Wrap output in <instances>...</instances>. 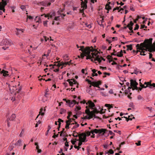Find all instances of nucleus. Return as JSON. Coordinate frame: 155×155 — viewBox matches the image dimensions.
Instances as JSON below:
<instances>
[{
  "label": "nucleus",
  "instance_id": "10",
  "mask_svg": "<svg viewBox=\"0 0 155 155\" xmlns=\"http://www.w3.org/2000/svg\"><path fill=\"white\" fill-rule=\"evenodd\" d=\"M88 105L90 109H93L95 107V105L94 103L93 102L91 101H88L86 103V105Z\"/></svg>",
  "mask_w": 155,
  "mask_h": 155
},
{
  "label": "nucleus",
  "instance_id": "36",
  "mask_svg": "<svg viewBox=\"0 0 155 155\" xmlns=\"http://www.w3.org/2000/svg\"><path fill=\"white\" fill-rule=\"evenodd\" d=\"M72 113L71 112H68V116L67 117V118L68 119H70V117L72 115Z\"/></svg>",
  "mask_w": 155,
  "mask_h": 155
},
{
  "label": "nucleus",
  "instance_id": "34",
  "mask_svg": "<svg viewBox=\"0 0 155 155\" xmlns=\"http://www.w3.org/2000/svg\"><path fill=\"white\" fill-rule=\"evenodd\" d=\"M81 109V107L78 106H76V108L75 109V110L76 111H78V110H80Z\"/></svg>",
  "mask_w": 155,
  "mask_h": 155
},
{
  "label": "nucleus",
  "instance_id": "37",
  "mask_svg": "<svg viewBox=\"0 0 155 155\" xmlns=\"http://www.w3.org/2000/svg\"><path fill=\"white\" fill-rule=\"evenodd\" d=\"M129 107L134 108L135 106L133 102H131L129 104Z\"/></svg>",
  "mask_w": 155,
  "mask_h": 155
},
{
  "label": "nucleus",
  "instance_id": "41",
  "mask_svg": "<svg viewBox=\"0 0 155 155\" xmlns=\"http://www.w3.org/2000/svg\"><path fill=\"white\" fill-rule=\"evenodd\" d=\"M92 57V58H94V57L97 56V54H96L95 53H91Z\"/></svg>",
  "mask_w": 155,
  "mask_h": 155
},
{
  "label": "nucleus",
  "instance_id": "23",
  "mask_svg": "<svg viewBox=\"0 0 155 155\" xmlns=\"http://www.w3.org/2000/svg\"><path fill=\"white\" fill-rule=\"evenodd\" d=\"M105 9L108 11H109L110 9H111V7L109 5V4H107L106 5Z\"/></svg>",
  "mask_w": 155,
  "mask_h": 155
},
{
  "label": "nucleus",
  "instance_id": "1",
  "mask_svg": "<svg viewBox=\"0 0 155 155\" xmlns=\"http://www.w3.org/2000/svg\"><path fill=\"white\" fill-rule=\"evenodd\" d=\"M152 40L153 39L152 38H150L148 39H145L143 43H141L140 45L139 44L136 45V47L137 49L140 50H143L145 49V48H144L147 47L148 48L149 45H152Z\"/></svg>",
  "mask_w": 155,
  "mask_h": 155
},
{
  "label": "nucleus",
  "instance_id": "25",
  "mask_svg": "<svg viewBox=\"0 0 155 155\" xmlns=\"http://www.w3.org/2000/svg\"><path fill=\"white\" fill-rule=\"evenodd\" d=\"M93 109L94 110L92 111L94 114H98L99 113L100 111L99 110H97L96 109H95V108H94Z\"/></svg>",
  "mask_w": 155,
  "mask_h": 155
},
{
  "label": "nucleus",
  "instance_id": "55",
  "mask_svg": "<svg viewBox=\"0 0 155 155\" xmlns=\"http://www.w3.org/2000/svg\"><path fill=\"white\" fill-rule=\"evenodd\" d=\"M117 5H120L121 6H122L124 5V3L122 2H120V3H119L118 2H117Z\"/></svg>",
  "mask_w": 155,
  "mask_h": 155
},
{
  "label": "nucleus",
  "instance_id": "7",
  "mask_svg": "<svg viewBox=\"0 0 155 155\" xmlns=\"http://www.w3.org/2000/svg\"><path fill=\"white\" fill-rule=\"evenodd\" d=\"M67 103L69 105L70 107L72 105H73L72 106V107H73V106L76 104H77V105H78L79 104V102H77V101L74 100H73L72 101L68 100V101H67Z\"/></svg>",
  "mask_w": 155,
  "mask_h": 155
},
{
  "label": "nucleus",
  "instance_id": "43",
  "mask_svg": "<svg viewBox=\"0 0 155 155\" xmlns=\"http://www.w3.org/2000/svg\"><path fill=\"white\" fill-rule=\"evenodd\" d=\"M21 8L22 9L23 11H25L26 9V7L22 5L21 6Z\"/></svg>",
  "mask_w": 155,
  "mask_h": 155
},
{
  "label": "nucleus",
  "instance_id": "52",
  "mask_svg": "<svg viewBox=\"0 0 155 155\" xmlns=\"http://www.w3.org/2000/svg\"><path fill=\"white\" fill-rule=\"evenodd\" d=\"M85 81L87 82L88 83L90 84H91L92 82L90 80L87 79H85Z\"/></svg>",
  "mask_w": 155,
  "mask_h": 155
},
{
  "label": "nucleus",
  "instance_id": "49",
  "mask_svg": "<svg viewBox=\"0 0 155 155\" xmlns=\"http://www.w3.org/2000/svg\"><path fill=\"white\" fill-rule=\"evenodd\" d=\"M64 122V121L62 120L61 119H60V118H59L58 119V123H61V122Z\"/></svg>",
  "mask_w": 155,
  "mask_h": 155
},
{
  "label": "nucleus",
  "instance_id": "26",
  "mask_svg": "<svg viewBox=\"0 0 155 155\" xmlns=\"http://www.w3.org/2000/svg\"><path fill=\"white\" fill-rule=\"evenodd\" d=\"M86 108L87 109L85 110V113L86 114H87V115H88V114H89V113L90 112V108H88V106H87L86 107Z\"/></svg>",
  "mask_w": 155,
  "mask_h": 155
},
{
  "label": "nucleus",
  "instance_id": "22",
  "mask_svg": "<svg viewBox=\"0 0 155 155\" xmlns=\"http://www.w3.org/2000/svg\"><path fill=\"white\" fill-rule=\"evenodd\" d=\"M139 72L140 73H141V72L140 71H139V70H137V69H134V72L133 73H131V74H137Z\"/></svg>",
  "mask_w": 155,
  "mask_h": 155
},
{
  "label": "nucleus",
  "instance_id": "59",
  "mask_svg": "<svg viewBox=\"0 0 155 155\" xmlns=\"http://www.w3.org/2000/svg\"><path fill=\"white\" fill-rule=\"evenodd\" d=\"M137 99L139 100H140L143 99V97L140 95H138L137 97Z\"/></svg>",
  "mask_w": 155,
  "mask_h": 155
},
{
  "label": "nucleus",
  "instance_id": "11",
  "mask_svg": "<svg viewBox=\"0 0 155 155\" xmlns=\"http://www.w3.org/2000/svg\"><path fill=\"white\" fill-rule=\"evenodd\" d=\"M90 48L89 47H86L85 48V49L84 51L83 52L84 53L85 55H90L91 51Z\"/></svg>",
  "mask_w": 155,
  "mask_h": 155
},
{
  "label": "nucleus",
  "instance_id": "39",
  "mask_svg": "<svg viewBox=\"0 0 155 155\" xmlns=\"http://www.w3.org/2000/svg\"><path fill=\"white\" fill-rule=\"evenodd\" d=\"M137 85H136V84H135V85L132 86L134 87V88L133 89V90L136 89L138 90V87L137 86Z\"/></svg>",
  "mask_w": 155,
  "mask_h": 155
},
{
  "label": "nucleus",
  "instance_id": "28",
  "mask_svg": "<svg viewBox=\"0 0 155 155\" xmlns=\"http://www.w3.org/2000/svg\"><path fill=\"white\" fill-rule=\"evenodd\" d=\"M7 0H2V2L0 3V5L2 4H4V5H7Z\"/></svg>",
  "mask_w": 155,
  "mask_h": 155
},
{
  "label": "nucleus",
  "instance_id": "38",
  "mask_svg": "<svg viewBox=\"0 0 155 155\" xmlns=\"http://www.w3.org/2000/svg\"><path fill=\"white\" fill-rule=\"evenodd\" d=\"M80 48H81L80 49H79V50L81 51L82 52H84V50L85 49H84V46H81L80 47Z\"/></svg>",
  "mask_w": 155,
  "mask_h": 155
},
{
  "label": "nucleus",
  "instance_id": "47",
  "mask_svg": "<svg viewBox=\"0 0 155 155\" xmlns=\"http://www.w3.org/2000/svg\"><path fill=\"white\" fill-rule=\"evenodd\" d=\"M71 80L73 81V84H77L78 83V82H77V81L76 80H74V79H71Z\"/></svg>",
  "mask_w": 155,
  "mask_h": 155
},
{
  "label": "nucleus",
  "instance_id": "4",
  "mask_svg": "<svg viewBox=\"0 0 155 155\" xmlns=\"http://www.w3.org/2000/svg\"><path fill=\"white\" fill-rule=\"evenodd\" d=\"M81 1H82L81 3V8H83L80 10V12L83 13H84V9L87 8V0H84V2L82 0H81Z\"/></svg>",
  "mask_w": 155,
  "mask_h": 155
},
{
  "label": "nucleus",
  "instance_id": "19",
  "mask_svg": "<svg viewBox=\"0 0 155 155\" xmlns=\"http://www.w3.org/2000/svg\"><path fill=\"white\" fill-rule=\"evenodd\" d=\"M21 140H19L18 141L15 143V145L16 146H21L22 145L21 143Z\"/></svg>",
  "mask_w": 155,
  "mask_h": 155
},
{
  "label": "nucleus",
  "instance_id": "18",
  "mask_svg": "<svg viewBox=\"0 0 155 155\" xmlns=\"http://www.w3.org/2000/svg\"><path fill=\"white\" fill-rule=\"evenodd\" d=\"M15 117L16 116L15 114H12L11 117L9 118H8V120H9L13 121L14 119H15Z\"/></svg>",
  "mask_w": 155,
  "mask_h": 155
},
{
  "label": "nucleus",
  "instance_id": "9",
  "mask_svg": "<svg viewBox=\"0 0 155 155\" xmlns=\"http://www.w3.org/2000/svg\"><path fill=\"white\" fill-rule=\"evenodd\" d=\"M101 81H94L91 82V85L94 87H97L98 88H100V87L99 86L101 84Z\"/></svg>",
  "mask_w": 155,
  "mask_h": 155
},
{
  "label": "nucleus",
  "instance_id": "33",
  "mask_svg": "<svg viewBox=\"0 0 155 155\" xmlns=\"http://www.w3.org/2000/svg\"><path fill=\"white\" fill-rule=\"evenodd\" d=\"M114 153V152L112 150L110 149L109 151L106 152V153H110V154H113Z\"/></svg>",
  "mask_w": 155,
  "mask_h": 155
},
{
  "label": "nucleus",
  "instance_id": "12",
  "mask_svg": "<svg viewBox=\"0 0 155 155\" xmlns=\"http://www.w3.org/2000/svg\"><path fill=\"white\" fill-rule=\"evenodd\" d=\"M40 4L41 5L47 7L50 5L51 3L50 2H48L47 1H43L42 2H38V4Z\"/></svg>",
  "mask_w": 155,
  "mask_h": 155
},
{
  "label": "nucleus",
  "instance_id": "8",
  "mask_svg": "<svg viewBox=\"0 0 155 155\" xmlns=\"http://www.w3.org/2000/svg\"><path fill=\"white\" fill-rule=\"evenodd\" d=\"M14 97L13 101H19L21 98V95L20 94L18 93H15L14 94Z\"/></svg>",
  "mask_w": 155,
  "mask_h": 155
},
{
  "label": "nucleus",
  "instance_id": "40",
  "mask_svg": "<svg viewBox=\"0 0 155 155\" xmlns=\"http://www.w3.org/2000/svg\"><path fill=\"white\" fill-rule=\"evenodd\" d=\"M125 142H122V143H121L119 145V148H117V149L119 150H120L121 147V145H124V144H125Z\"/></svg>",
  "mask_w": 155,
  "mask_h": 155
},
{
  "label": "nucleus",
  "instance_id": "42",
  "mask_svg": "<svg viewBox=\"0 0 155 155\" xmlns=\"http://www.w3.org/2000/svg\"><path fill=\"white\" fill-rule=\"evenodd\" d=\"M91 119V118L89 116H86L85 117H82V119H84V120L85 119H87L89 120Z\"/></svg>",
  "mask_w": 155,
  "mask_h": 155
},
{
  "label": "nucleus",
  "instance_id": "5",
  "mask_svg": "<svg viewBox=\"0 0 155 155\" xmlns=\"http://www.w3.org/2000/svg\"><path fill=\"white\" fill-rule=\"evenodd\" d=\"M92 130L94 133L95 134H101H101V135L102 136H103L104 135V134L106 133V132L107 131V129L103 128L99 129H95Z\"/></svg>",
  "mask_w": 155,
  "mask_h": 155
},
{
  "label": "nucleus",
  "instance_id": "3",
  "mask_svg": "<svg viewBox=\"0 0 155 155\" xmlns=\"http://www.w3.org/2000/svg\"><path fill=\"white\" fill-rule=\"evenodd\" d=\"M86 134L85 133H82L81 134H79V140H76V139H75L76 140H80L81 141H82L83 142H86L87 141V140H86Z\"/></svg>",
  "mask_w": 155,
  "mask_h": 155
},
{
  "label": "nucleus",
  "instance_id": "57",
  "mask_svg": "<svg viewBox=\"0 0 155 155\" xmlns=\"http://www.w3.org/2000/svg\"><path fill=\"white\" fill-rule=\"evenodd\" d=\"M24 130H22L20 134H19V136L20 137H21L22 136V135H23V133H24Z\"/></svg>",
  "mask_w": 155,
  "mask_h": 155
},
{
  "label": "nucleus",
  "instance_id": "17",
  "mask_svg": "<svg viewBox=\"0 0 155 155\" xmlns=\"http://www.w3.org/2000/svg\"><path fill=\"white\" fill-rule=\"evenodd\" d=\"M130 86L132 87L135 85V84H136V85L138 84V83L136 82V80L131 79L130 80Z\"/></svg>",
  "mask_w": 155,
  "mask_h": 155
},
{
  "label": "nucleus",
  "instance_id": "44",
  "mask_svg": "<svg viewBox=\"0 0 155 155\" xmlns=\"http://www.w3.org/2000/svg\"><path fill=\"white\" fill-rule=\"evenodd\" d=\"M130 91V90H128L127 89L125 90L124 91L125 94L126 95L128 94L129 92Z\"/></svg>",
  "mask_w": 155,
  "mask_h": 155
},
{
  "label": "nucleus",
  "instance_id": "32",
  "mask_svg": "<svg viewBox=\"0 0 155 155\" xmlns=\"http://www.w3.org/2000/svg\"><path fill=\"white\" fill-rule=\"evenodd\" d=\"M105 106L107 107H108V109H109L113 107V106H112V105H110V104H106L105 105Z\"/></svg>",
  "mask_w": 155,
  "mask_h": 155
},
{
  "label": "nucleus",
  "instance_id": "6",
  "mask_svg": "<svg viewBox=\"0 0 155 155\" xmlns=\"http://www.w3.org/2000/svg\"><path fill=\"white\" fill-rule=\"evenodd\" d=\"M55 15V12L53 10L51 11L48 14L46 15L45 14L41 15V16H44L45 17H48V19H49V18H52Z\"/></svg>",
  "mask_w": 155,
  "mask_h": 155
},
{
  "label": "nucleus",
  "instance_id": "62",
  "mask_svg": "<svg viewBox=\"0 0 155 155\" xmlns=\"http://www.w3.org/2000/svg\"><path fill=\"white\" fill-rule=\"evenodd\" d=\"M114 131L115 132L118 133L119 134H121V132L120 130H114Z\"/></svg>",
  "mask_w": 155,
  "mask_h": 155
},
{
  "label": "nucleus",
  "instance_id": "46",
  "mask_svg": "<svg viewBox=\"0 0 155 155\" xmlns=\"http://www.w3.org/2000/svg\"><path fill=\"white\" fill-rule=\"evenodd\" d=\"M134 24V23L132 22V21H130L129 24H128L127 25H129V26L132 27Z\"/></svg>",
  "mask_w": 155,
  "mask_h": 155
},
{
  "label": "nucleus",
  "instance_id": "58",
  "mask_svg": "<svg viewBox=\"0 0 155 155\" xmlns=\"http://www.w3.org/2000/svg\"><path fill=\"white\" fill-rule=\"evenodd\" d=\"M47 21H43V25H44V26H47Z\"/></svg>",
  "mask_w": 155,
  "mask_h": 155
},
{
  "label": "nucleus",
  "instance_id": "15",
  "mask_svg": "<svg viewBox=\"0 0 155 155\" xmlns=\"http://www.w3.org/2000/svg\"><path fill=\"white\" fill-rule=\"evenodd\" d=\"M17 31L16 33V34L17 35H18L20 34L23 33L24 31V29H19L17 28H16Z\"/></svg>",
  "mask_w": 155,
  "mask_h": 155
},
{
  "label": "nucleus",
  "instance_id": "53",
  "mask_svg": "<svg viewBox=\"0 0 155 155\" xmlns=\"http://www.w3.org/2000/svg\"><path fill=\"white\" fill-rule=\"evenodd\" d=\"M96 58L94 60V61H98L99 59V58H100L99 57V55H97V56H96Z\"/></svg>",
  "mask_w": 155,
  "mask_h": 155
},
{
  "label": "nucleus",
  "instance_id": "27",
  "mask_svg": "<svg viewBox=\"0 0 155 155\" xmlns=\"http://www.w3.org/2000/svg\"><path fill=\"white\" fill-rule=\"evenodd\" d=\"M127 47V50H129L130 51H131L132 50L133 48L132 47V45H127L126 46Z\"/></svg>",
  "mask_w": 155,
  "mask_h": 155
},
{
  "label": "nucleus",
  "instance_id": "21",
  "mask_svg": "<svg viewBox=\"0 0 155 155\" xmlns=\"http://www.w3.org/2000/svg\"><path fill=\"white\" fill-rule=\"evenodd\" d=\"M123 52L122 50H120V52H118L117 53L118 54L117 55V56L118 57H122L123 56Z\"/></svg>",
  "mask_w": 155,
  "mask_h": 155
},
{
  "label": "nucleus",
  "instance_id": "60",
  "mask_svg": "<svg viewBox=\"0 0 155 155\" xmlns=\"http://www.w3.org/2000/svg\"><path fill=\"white\" fill-rule=\"evenodd\" d=\"M70 125V124H66V125L65 127L66 128L69 129V126Z\"/></svg>",
  "mask_w": 155,
  "mask_h": 155
},
{
  "label": "nucleus",
  "instance_id": "13",
  "mask_svg": "<svg viewBox=\"0 0 155 155\" xmlns=\"http://www.w3.org/2000/svg\"><path fill=\"white\" fill-rule=\"evenodd\" d=\"M111 56H110V55H109L108 56V57H109L108 58V59L109 60V62L110 63L112 61V60H110V58H111V59L113 58L112 57V55L116 56V55H117V53H116V51H115V50H114V52L112 53H111Z\"/></svg>",
  "mask_w": 155,
  "mask_h": 155
},
{
  "label": "nucleus",
  "instance_id": "61",
  "mask_svg": "<svg viewBox=\"0 0 155 155\" xmlns=\"http://www.w3.org/2000/svg\"><path fill=\"white\" fill-rule=\"evenodd\" d=\"M97 71V70H96L95 69H93L92 70V71L93 73L94 74H97L96 73Z\"/></svg>",
  "mask_w": 155,
  "mask_h": 155
},
{
  "label": "nucleus",
  "instance_id": "2",
  "mask_svg": "<svg viewBox=\"0 0 155 155\" xmlns=\"http://www.w3.org/2000/svg\"><path fill=\"white\" fill-rule=\"evenodd\" d=\"M2 43L5 45V46L2 48V49L4 50H6L8 48H9L8 45H11L12 44V41L10 40L7 39L3 40L2 41Z\"/></svg>",
  "mask_w": 155,
  "mask_h": 155
},
{
  "label": "nucleus",
  "instance_id": "50",
  "mask_svg": "<svg viewBox=\"0 0 155 155\" xmlns=\"http://www.w3.org/2000/svg\"><path fill=\"white\" fill-rule=\"evenodd\" d=\"M60 17V16H58L57 17H55L54 18V20L56 21L60 20V19L59 18Z\"/></svg>",
  "mask_w": 155,
  "mask_h": 155
},
{
  "label": "nucleus",
  "instance_id": "64",
  "mask_svg": "<svg viewBox=\"0 0 155 155\" xmlns=\"http://www.w3.org/2000/svg\"><path fill=\"white\" fill-rule=\"evenodd\" d=\"M151 81H150L149 82H147V86H148V87H150V86L151 84Z\"/></svg>",
  "mask_w": 155,
  "mask_h": 155
},
{
  "label": "nucleus",
  "instance_id": "31",
  "mask_svg": "<svg viewBox=\"0 0 155 155\" xmlns=\"http://www.w3.org/2000/svg\"><path fill=\"white\" fill-rule=\"evenodd\" d=\"M75 124H76V125H74L73 126V128H72V129H75L76 128L78 127L79 126V124H77V123L75 121Z\"/></svg>",
  "mask_w": 155,
  "mask_h": 155
},
{
  "label": "nucleus",
  "instance_id": "20",
  "mask_svg": "<svg viewBox=\"0 0 155 155\" xmlns=\"http://www.w3.org/2000/svg\"><path fill=\"white\" fill-rule=\"evenodd\" d=\"M43 110V109L42 108H41L40 110V111L39 112V114L37 116V117L36 118V119L37 118H38V117L41 114L42 116H43L44 114H45V113H44V112H42V111Z\"/></svg>",
  "mask_w": 155,
  "mask_h": 155
},
{
  "label": "nucleus",
  "instance_id": "14",
  "mask_svg": "<svg viewBox=\"0 0 155 155\" xmlns=\"http://www.w3.org/2000/svg\"><path fill=\"white\" fill-rule=\"evenodd\" d=\"M147 49H148V51H149L150 52H153L155 51V50H154L153 47V45H149V46L147 48Z\"/></svg>",
  "mask_w": 155,
  "mask_h": 155
},
{
  "label": "nucleus",
  "instance_id": "30",
  "mask_svg": "<svg viewBox=\"0 0 155 155\" xmlns=\"http://www.w3.org/2000/svg\"><path fill=\"white\" fill-rule=\"evenodd\" d=\"M94 113L92 112V111H90L89 114H88V115L91 118H92L94 115Z\"/></svg>",
  "mask_w": 155,
  "mask_h": 155
},
{
  "label": "nucleus",
  "instance_id": "51",
  "mask_svg": "<svg viewBox=\"0 0 155 155\" xmlns=\"http://www.w3.org/2000/svg\"><path fill=\"white\" fill-rule=\"evenodd\" d=\"M139 28V26L137 24H136L135 25V27L134 28V30H136L138 29Z\"/></svg>",
  "mask_w": 155,
  "mask_h": 155
},
{
  "label": "nucleus",
  "instance_id": "63",
  "mask_svg": "<svg viewBox=\"0 0 155 155\" xmlns=\"http://www.w3.org/2000/svg\"><path fill=\"white\" fill-rule=\"evenodd\" d=\"M109 134L110 135H115V134L114 133H113L112 131L111 130H109Z\"/></svg>",
  "mask_w": 155,
  "mask_h": 155
},
{
  "label": "nucleus",
  "instance_id": "35",
  "mask_svg": "<svg viewBox=\"0 0 155 155\" xmlns=\"http://www.w3.org/2000/svg\"><path fill=\"white\" fill-rule=\"evenodd\" d=\"M101 94L102 95V96H103L104 97H106L108 96V94H106L105 92H101Z\"/></svg>",
  "mask_w": 155,
  "mask_h": 155
},
{
  "label": "nucleus",
  "instance_id": "24",
  "mask_svg": "<svg viewBox=\"0 0 155 155\" xmlns=\"http://www.w3.org/2000/svg\"><path fill=\"white\" fill-rule=\"evenodd\" d=\"M66 112V110L65 109H64V108H61L60 109V114H62L64 113H65Z\"/></svg>",
  "mask_w": 155,
  "mask_h": 155
},
{
  "label": "nucleus",
  "instance_id": "29",
  "mask_svg": "<svg viewBox=\"0 0 155 155\" xmlns=\"http://www.w3.org/2000/svg\"><path fill=\"white\" fill-rule=\"evenodd\" d=\"M41 41H43L44 40H45V42H46L47 41V40H48L49 39V38H47V37L46 36H44L43 37V38H41Z\"/></svg>",
  "mask_w": 155,
  "mask_h": 155
},
{
  "label": "nucleus",
  "instance_id": "54",
  "mask_svg": "<svg viewBox=\"0 0 155 155\" xmlns=\"http://www.w3.org/2000/svg\"><path fill=\"white\" fill-rule=\"evenodd\" d=\"M140 143H141V141L140 140H139L138 141L137 143H135V144L137 146H138L140 145H141Z\"/></svg>",
  "mask_w": 155,
  "mask_h": 155
},
{
  "label": "nucleus",
  "instance_id": "45",
  "mask_svg": "<svg viewBox=\"0 0 155 155\" xmlns=\"http://www.w3.org/2000/svg\"><path fill=\"white\" fill-rule=\"evenodd\" d=\"M154 87H155V83H153L150 86V88H152Z\"/></svg>",
  "mask_w": 155,
  "mask_h": 155
},
{
  "label": "nucleus",
  "instance_id": "16",
  "mask_svg": "<svg viewBox=\"0 0 155 155\" xmlns=\"http://www.w3.org/2000/svg\"><path fill=\"white\" fill-rule=\"evenodd\" d=\"M0 73L1 74H3V76L6 77L9 76V74L8 73V71H5L4 70H3Z\"/></svg>",
  "mask_w": 155,
  "mask_h": 155
},
{
  "label": "nucleus",
  "instance_id": "48",
  "mask_svg": "<svg viewBox=\"0 0 155 155\" xmlns=\"http://www.w3.org/2000/svg\"><path fill=\"white\" fill-rule=\"evenodd\" d=\"M51 52V50H48L47 51V53L46 54V57H47L49 56V54Z\"/></svg>",
  "mask_w": 155,
  "mask_h": 155
},
{
  "label": "nucleus",
  "instance_id": "56",
  "mask_svg": "<svg viewBox=\"0 0 155 155\" xmlns=\"http://www.w3.org/2000/svg\"><path fill=\"white\" fill-rule=\"evenodd\" d=\"M58 134H57L56 135L55 134V133H54V135L52 136V137L54 138H55L56 137H58Z\"/></svg>",
  "mask_w": 155,
  "mask_h": 155
}]
</instances>
